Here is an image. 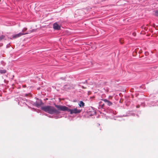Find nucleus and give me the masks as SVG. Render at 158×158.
<instances>
[{"instance_id": "nucleus-1", "label": "nucleus", "mask_w": 158, "mask_h": 158, "mask_svg": "<svg viewBox=\"0 0 158 158\" xmlns=\"http://www.w3.org/2000/svg\"><path fill=\"white\" fill-rule=\"evenodd\" d=\"M55 106L59 110L63 111H67L70 112L71 114H79L81 111V110L77 109V108L70 109L64 106L55 105Z\"/></svg>"}, {"instance_id": "nucleus-2", "label": "nucleus", "mask_w": 158, "mask_h": 158, "mask_svg": "<svg viewBox=\"0 0 158 158\" xmlns=\"http://www.w3.org/2000/svg\"><path fill=\"white\" fill-rule=\"evenodd\" d=\"M41 109L44 111L51 114L57 113L59 112L57 110L51 106H42L41 107Z\"/></svg>"}, {"instance_id": "nucleus-3", "label": "nucleus", "mask_w": 158, "mask_h": 158, "mask_svg": "<svg viewBox=\"0 0 158 158\" xmlns=\"http://www.w3.org/2000/svg\"><path fill=\"white\" fill-rule=\"evenodd\" d=\"M32 32V31H28L27 32H26V33H22V32H21L17 34L14 35L13 36L12 38H18V37H19L20 36H21L22 35H24L30 33Z\"/></svg>"}, {"instance_id": "nucleus-4", "label": "nucleus", "mask_w": 158, "mask_h": 158, "mask_svg": "<svg viewBox=\"0 0 158 158\" xmlns=\"http://www.w3.org/2000/svg\"><path fill=\"white\" fill-rule=\"evenodd\" d=\"M53 28L55 30H58L60 28V26L56 23H55L53 24Z\"/></svg>"}, {"instance_id": "nucleus-5", "label": "nucleus", "mask_w": 158, "mask_h": 158, "mask_svg": "<svg viewBox=\"0 0 158 158\" xmlns=\"http://www.w3.org/2000/svg\"><path fill=\"white\" fill-rule=\"evenodd\" d=\"M102 100L104 101L107 105L109 106H111L112 104V103L111 102L109 101L106 99H102Z\"/></svg>"}, {"instance_id": "nucleus-6", "label": "nucleus", "mask_w": 158, "mask_h": 158, "mask_svg": "<svg viewBox=\"0 0 158 158\" xmlns=\"http://www.w3.org/2000/svg\"><path fill=\"white\" fill-rule=\"evenodd\" d=\"M42 104V102L41 100L39 101L38 102H36L35 103V105L37 107L40 106Z\"/></svg>"}, {"instance_id": "nucleus-7", "label": "nucleus", "mask_w": 158, "mask_h": 158, "mask_svg": "<svg viewBox=\"0 0 158 158\" xmlns=\"http://www.w3.org/2000/svg\"><path fill=\"white\" fill-rule=\"evenodd\" d=\"M78 104L79 106L81 107H83L85 106L84 103L82 101H81Z\"/></svg>"}, {"instance_id": "nucleus-8", "label": "nucleus", "mask_w": 158, "mask_h": 158, "mask_svg": "<svg viewBox=\"0 0 158 158\" xmlns=\"http://www.w3.org/2000/svg\"><path fill=\"white\" fill-rule=\"evenodd\" d=\"M6 73V71L5 70L2 69L0 70V73L1 74L5 73Z\"/></svg>"}, {"instance_id": "nucleus-9", "label": "nucleus", "mask_w": 158, "mask_h": 158, "mask_svg": "<svg viewBox=\"0 0 158 158\" xmlns=\"http://www.w3.org/2000/svg\"><path fill=\"white\" fill-rule=\"evenodd\" d=\"M5 37V36L4 35H2L0 36V41L3 39Z\"/></svg>"}, {"instance_id": "nucleus-10", "label": "nucleus", "mask_w": 158, "mask_h": 158, "mask_svg": "<svg viewBox=\"0 0 158 158\" xmlns=\"http://www.w3.org/2000/svg\"><path fill=\"white\" fill-rule=\"evenodd\" d=\"M27 29V28H24L23 30H22V33H24V32L26 31Z\"/></svg>"}, {"instance_id": "nucleus-11", "label": "nucleus", "mask_w": 158, "mask_h": 158, "mask_svg": "<svg viewBox=\"0 0 158 158\" xmlns=\"http://www.w3.org/2000/svg\"><path fill=\"white\" fill-rule=\"evenodd\" d=\"M155 14L156 16L158 17V10H156L155 11Z\"/></svg>"}, {"instance_id": "nucleus-12", "label": "nucleus", "mask_w": 158, "mask_h": 158, "mask_svg": "<svg viewBox=\"0 0 158 158\" xmlns=\"http://www.w3.org/2000/svg\"><path fill=\"white\" fill-rule=\"evenodd\" d=\"M133 35L134 36H135V33H133Z\"/></svg>"}, {"instance_id": "nucleus-13", "label": "nucleus", "mask_w": 158, "mask_h": 158, "mask_svg": "<svg viewBox=\"0 0 158 158\" xmlns=\"http://www.w3.org/2000/svg\"><path fill=\"white\" fill-rule=\"evenodd\" d=\"M102 106H103L104 105V104H102Z\"/></svg>"}, {"instance_id": "nucleus-14", "label": "nucleus", "mask_w": 158, "mask_h": 158, "mask_svg": "<svg viewBox=\"0 0 158 158\" xmlns=\"http://www.w3.org/2000/svg\"><path fill=\"white\" fill-rule=\"evenodd\" d=\"M138 107H139L138 106H137V108H138Z\"/></svg>"}]
</instances>
